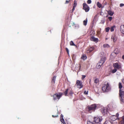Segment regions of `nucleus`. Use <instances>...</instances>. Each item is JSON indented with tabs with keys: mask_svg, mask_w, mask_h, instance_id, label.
Masks as SVG:
<instances>
[{
	"mask_svg": "<svg viewBox=\"0 0 124 124\" xmlns=\"http://www.w3.org/2000/svg\"><path fill=\"white\" fill-rule=\"evenodd\" d=\"M119 88V96L121 101L124 102V87H123L122 84L119 82L118 84Z\"/></svg>",
	"mask_w": 124,
	"mask_h": 124,
	"instance_id": "obj_1",
	"label": "nucleus"
},
{
	"mask_svg": "<svg viewBox=\"0 0 124 124\" xmlns=\"http://www.w3.org/2000/svg\"><path fill=\"white\" fill-rule=\"evenodd\" d=\"M97 106L96 104H93L87 107V111L91 113L92 112H94L96 109Z\"/></svg>",
	"mask_w": 124,
	"mask_h": 124,
	"instance_id": "obj_2",
	"label": "nucleus"
},
{
	"mask_svg": "<svg viewBox=\"0 0 124 124\" xmlns=\"http://www.w3.org/2000/svg\"><path fill=\"white\" fill-rule=\"evenodd\" d=\"M102 90L104 92H108L111 90V87L109 84L105 83L102 87Z\"/></svg>",
	"mask_w": 124,
	"mask_h": 124,
	"instance_id": "obj_3",
	"label": "nucleus"
},
{
	"mask_svg": "<svg viewBox=\"0 0 124 124\" xmlns=\"http://www.w3.org/2000/svg\"><path fill=\"white\" fill-rule=\"evenodd\" d=\"M63 94L62 93H58L53 95V99L54 101L58 100Z\"/></svg>",
	"mask_w": 124,
	"mask_h": 124,
	"instance_id": "obj_4",
	"label": "nucleus"
},
{
	"mask_svg": "<svg viewBox=\"0 0 124 124\" xmlns=\"http://www.w3.org/2000/svg\"><path fill=\"white\" fill-rule=\"evenodd\" d=\"M113 66L114 68L118 70H120L122 68L121 65L120 64H119L117 62L113 63Z\"/></svg>",
	"mask_w": 124,
	"mask_h": 124,
	"instance_id": "obj_5",
	"label": "nucleus"
},
{
	"mask_svg": "<svg viewBox=\"0 0 124 124\" xmlns=\"http://www.w3.org/2000/svg\"><path fill=\"white\" fill-rule=\"evenodd\" d=\"M83 5V9L85 10L86 12H88L90 9V8L85 3H84Z\"/></svg>",
	"mask_w": 124,
	"mask_h": 124,
	"instance_id": "obj_6",
	"label": "nucleus"
},
{
	"mask_svg": "<svg viewBox=\"0 0 124 124\" xmlns=\"http://www.w3.org/2000/svg\"><path fill=\"white\" fill-rule=\"evenodd\" d=\"M76 84L77 87L79 88H81L83 87L82 82L80 81L77 80L76 81Z\"/></svg>",
	"mask_w": 124,
	"mask_h": 124,
	"instance_id": "obj_7",
	"label": "nucleus"
},
{
	"mask_svg": "<svg viewBox=\"0 0 124 124\" xmlns=\"http://www.w3.org/2000/svg\"><path fill=\"white\" fill-rule=\"evenodd\" d=\"M111 116H110V119L113 121H114L117 119L119 116V114L118 113L116 114V115H111Z\"/></svg>",
	"mask_w": 124,
	"mask_h": 124,
	"instance_id": "obj_8",
	"label": "nucleus"
},
{
	"mask_svg": "<svg viewBox=\"0 0 124 124\" xmlns=\"http://www.w3.org/2000/svg\"><path fill=\"white\" fill-rule=\"evenodd\" d=\"M105 60L106 58L105 57H103L101 58V60L98 63H99V64L101 66L104 63Z\"/></svg>",
	"mask_w": 124,
	"mask_h": 124,
	"instance_id": "obj_9",
	"label": "nucleus"
},
{
	"mask_svg": "<svg viewBox=\"0 0 124 124\" xmlns=\"http://www.w3.org/2000/svg\"><path fill=\"white\" fill-rule=\"evenodd\" d=\"M90 40L95 42H97L98 41V38H96L94 36H92L91 37Z\"/></svg>",
	"mask_w": 124,
	"mask_h": 124,
	"instance_id": "obj_10",
	"label": "nucleus"
},
{
	"mask_svg": "<svg viewBox=\"0 0 124 124\" xmlns=\"http://www.w3.org/2000/svg\"><path fill=\"white\" fill-rule=\"evenodd\" d=\"M94 122L96 123H98L101 121V120L100 119V118L98 117H94Z\"/></svg>",
	"mask_w": 124,
	"mask_h": 124,
	"instance_id": "obj_11",
	"label": "nucleus"
},
{
	"mask_svg": "<svg viewBox=\"0 0 124 124\" xmlns=\"http://www.w3.org/2000/svg\"><path fill=\"white\" fill-rule=\"evenodd\" d=\"M94 48L93 46H92L89 48L87 49V53H89L92 52L94 49Z\"/></svg>",
	"mask_w": 124,
	"mask_h": 124,
	"instance_id": "obj_12",
	"label": "nucleus"
},
{
	"mask_svg": "<svg viewBox=\"0 0 124 124\" xmlns=\"http://www.w3.org/2000/svg\"><path fill=\"white\" fill-rule=\"evenodd\" d=\"M120 29L121 32L124 34V25H121L120 27Z\"/></svg>",
	"mask_w": 124,
	"mask_h": 124,
	"instance_id": "obj_13",
	"label": "nucleus"
},
{
	"mask_svg": "<svg viewBox=\"0 0 124 124\" xmlns=\"http://www.w3.org/2000/svg\"><path fill=\"white\" fill-rule=\"evenodd\" d=\"M77 5V1L76 0H75L74 2V3L73 4V7L72 10V12H73L75 10V8L76 7Z\"/></svg>",
	"mask_w": 124,
	"mask_h": 124,
	"instance_id": "obj_14",
	"label": "nucleus"
},
{
	"mask_svg": "<svg viewBox=\"0 0 124 124\" xmlns=\"http://www.w3.org/2000/svg\"><path fill=\"white\" fill-rule=\"evenodd\" d=\"M101 110L102 114H103L104 115L107 113V110L106 108H102V109Z\"/></svg>",
	"mask_w": 124,
	"mask_h": 124,
	"instance_id": "obj_15",
	"label": "nucleus"
},
{
	"mask_svg": "<svg viewBox=\"0 0 124 124\" xmlns=\"http://www.w3.org/2000/svg\"><path fill=\"white\" fill-rule=\"evenodd\" d=\"M56 76H55L54 77L52 78L51 83L52 84H54L55 83V81L56 80Z\"/></svg>",
	"mask_w": 124,
	"mask_h": 124,
	"instance_id": "obj_16",
	"label": "nucleus"
},
{
	"mask_svg": "<svg viewBox=\"0 0 124 124\" xmlns=\"http://www.w3.org/2000/svg\"><path fill=\"white\" fill-rule=\"evenodd\" d=\"M111 39L114 42H115L116 40V38L115 35H113L111 37Z\"/></svg>",
	"mask_w": 124,
	"mask_h": 124,
	"instance_id": "obj_17",
	"label": "nucleus"
},
{
	"mask_svg": "<svg viewBox=\"0 0 124 124\" xmlns=\"http://www.w3.org/2000/svg\"><path fill=\"white\" fill-rule=\"evenodd\" d=\"M107 12L108 14L110 16H112L114 14V12L110 10H109Z\"/></svg>",
	"mask_w": 124,
	"mask_h": 124,
	"instance_id": "obj_18",
	"label": "nucleus"
},
{
	"mask_svg": "<svg viewBox=\"0 0 124 124\" xmlns=\"http://www.w3.org/2000/svg\"><path fill=\"white\" fill-rule=\"evenodd\" d=\"M97 7L99 8H104V6H102L101 4L99 2H98L97 3Z\"/></svg>",
	"mask_w": 124,
	"mask_h": 124,
	"instance_id": "obj_19",
	"label": "nucleus"
},
{
	"mask_svg": "<svg viewBox=\"0 0 124 124\" xmlns=\"http://www.w3.org/2000/svg\"><path fill=\"white\" fill-rule=\"evenodd\" d=\"M122 120L119 122V124H124V116L122 117Z\"/></svg>",
	"mask_w": 124,
	"mask_h": 124,
	"instance_id": "obj_20",
	"label": "nucleus"
},
{
	"mask_svg": "<svg viewBox=\"0 0 124 124\" xmlns=\"http://www.w3.org/2000/svg\"><path fill=\"white\" fill-rule=\"evenodd\" d=\"M68 90V89L67 88L66 89V91L64 92L63 94L65 95V96H67V94Z\"/></svg>",
	"mask_w": 124,
	"mask_h": 124,
	"instance_id": "obj_21",
	"label": "nucleus"
},
{
	"mask_svg": "<svg viewBox=\"0 0 124 124\" xmlns=\"http://www.w3.org/2000/svg\"><path fill=\"white\" fill-rule=\"evenodd\" d=\"M116 27V26H115L114 25L112 27H111L110 28V31L111 32H112L114 30V29Z\"/></svg>",
	"mask_w": 124,
	"mask_h": 124,
	"instance_id": "obj_22",
	"label": "nucleus"
},
{
	"mask_svg": "<svg viewBox=\"0 0 124 124\" xmlns=\"http://www.w3.org/2000/svg\"><path fill=\"white\" fill-rule=\"evenodd\" d=\"M71 57L73 60V61L74 60H75L76 58V56L75 54H72L71 55Z\"/></svg>",
	"mask_w": 124,
	"mask_h": 124,
	"instance_id": "obj_23",
	"label": "nucleus"
},
{
	"mask_svg": "<svg viewBox=\"0 0 124 124\" xmlns=\"http://www.w3.org/2000/svg\"><path fill=\"white\" fill-rule=\"evenodd\" d=\"M119 51L117 48H116L114 51V53L116 54H117L119 53Z\"/></svg>",
	"mask_w": 124,
	"mask_h": 124,
	"instance_id": "obj_24",
	"label": "nucleus"
},
{
	"mask_svg": "<svg viewBox=\"0 0 124 124\" xmlns=\"http://www.w3.org/2000/svg\"><path fill=\"white\" fill-rule=\"evenodd\" d=\"M103 46L104 48L109 47H110L109 45L107 44H104L103 45Z\"/></svg>",
	"mask_w": 124,
	"mask_h": 124,
	"instance_id": "obj_25",
	"label": "nucleus"
},
{
	"mask_svg": "<svg viewBox=\"0 0 124 124\" xmlns=\"http://www.w3.org/2000/svg\"><path fill=\"white\" fill-rule=\"evenodd\" d=\"M87 19L86 18V19L83 21V24L85 26H86L87 23Z\"/></svg>",
	"mask_w": 124,
	"mask_h": 124,
	"instance_id": "obj_26",
	"label": "nucleus"
},
{
	"mask_svg": "<svg viewBox=\"0 0 124 124\" xmlns=\"http://www.w3.org/2000/svg\"><path fill=\"white\" fill-rule=\"evenodd\" d=\"M70 44L71 46H76L74 44L73 42L72 41H71L70 42Z\"/></svg>",
	"mask_w": 124,
	"mask_h": 124,
	"instance_id": "obj_27",
	"label": "nucleus"
},
{
	"mask_svg": "<svg viewBox=\"0 0 124 124\" xmlns=\"http://www.w3.org/2000/svg\"><path fill=\"white\" fill-rule=\"evenodd\" d=\"M61 122L63 124H66V123L64 121V119L63 118L60 119Z\"/></svg>",
	"mask_w": 124,
	"mask_h": 124,
	"instance_id": "obj_28",
	"label": "nucleus"
},
{
	"mask_svg": "<svg viewBox=\"0 0 124 124\" xmlns=\"http://www.w3.org/2000/svg\"><path fill=\"white\" fill-rule=\"evenodd\" d=\"M117 71V70L115 68L112 70L111 71V72L113 73H115Z\"/></svg>",
	"mask_w": 124,
	"mask_h": 124,
	"instance_id": "obj_29",
	"label": "nucleus"
},
{
	"mask_svg": "<svg viewBox=\"0 0 124 124\" xmlns=\"http://www.w3.org/2000/svg\"><path fill=\"white\" fill-rule=\"evenodd\" d=\"M101 66L99 64V63H98L96 66V68L97 69H99L101 67Z\"/></svg>",
	"mask_w": 124,
	"mask_h": 124,
	"instance_id": "obj_30",
	"label": "nucleus"
},
{
	"mask_svg": "<svg viewBox=\"0 0 124 124\" xmlns=\"http://www.w3.org/2000/svg\"><path fill=\"white\" fill-rule=\"evenodd\" d=\"M110 29V28L109 27H108L106 28L105 29V30L106 32H108Z\"/></svg>",
	"mask_w": 124,
	"mask_h": 124,
	"instance_id": "obj_31",
	"label": "nucleus"
},
{
	"mask_svg": "<svg viewBox=\"0 0 124 124\" xmlns=\"http://www.w3.org/2000/svg\"><path fill=\"white\" fill-rule=\"evenodd\" d=\"M69 93L70 95H72V94L73 93V92L72 90H70V92H69Z\"/></svg>",
	"mask_w": 124,
	"mask_h": 124,
	"instance_id": "obj_32",
	"label": "nucleus"
},
{
	"mask_svg": "<svg viewBox=\"0 0 124 124\" xmlns=\"http://www.w3.org/2000/svg\"><path fill=\"white\" fill-rule=\"evenodd\" d=\"M99 80L98 78H96L94 81V82L95 83H97L99 82Z\"/></svg>",
	"mask_w": 124,
	"mask_h": 124,
	"instance_id": "obj_33",
	"label": "nucleus"
},
{
	"mask_svg": "<svg viewBox=\"0 0 124 124\" xmlns=\"http://www.w3.org/2000/svg\"><path fill=\"white\" fill-rule=\"evenodd\" d=\"M81 58L84 60L86 58V56L83 55L81 57Z\"/></svg>",
	"mask_w": 124,
	"mask_h": 124,
	"instance_id": "obj_34",
	"label": "nucleus"
},
{
	"mask_svg": "<svg viewBox=\"0 0 124 124\" xmlns=\"http://www.w3.org/2000/svg\"><path fill=\"white\" fill-rule=\"evenodd\" d=\"M86 77V76L82 75V78H81L82 80H83Z\"/></svg>",
	"mask_w": 124,
	"mask_h": 124,
	"instance_id": "obj_35",
	"label": "nucleus"
},
{
	"mask_svg": "<svg viewBox=\"0 0 124 124\" xmlns=\"http://www.w3.org/2000/svg\"><path fill=\"white\" fill-rule=\"evenodd\" d=\"M87 124H94L92 122H90V121H87Z\"/></svg>",
	"mask_w": 124,
	"mask_h": 124,
	"instance_id": "obj_36",
	"label": "nucleus"
},
{
	"mask_svg": "<svg viewBox=\"0 0 124 124\" xmlns=\"http://www.w3.org/2000/svg\"><path fill=\"white\" fill-rule=\"evenodd\" d=\"M108 19L109 20V21H110L112 19V17L111 16H109L108 17Z\"/></svg>",
	"mask_w": 124,
	"mask_h": 124,
	"instance_id": "obj_37",
	"label": "nucleus"
},
{
	"mask_svg": "<svg viewBox=\"0 0 124 124\" xmlns=\"http://www.w3.org/2000/svg\"><path fill=\"white\" fill-rule=\"evenodd\" d=\"M57 114L55 115H52V116L53 117H57L58 116V113H57Z\"/></svg>",
	"mask_w": 124,
	"mask_h": 124,
	"instance_id": "obj_38",
	"label": "nucleus"
},
{
	"mask_svg": "<svg viewBox=\"0 0 124 124\" xmlns=\"http://www.w3.org/2000/svg\"><path fill=\"white\" fill-rule=\"evenodd\" d=\"M91 3V0H88L87 1V3L88 4H90Z\"/></svg>",
	"mask_w": 124,
	"mask_h": 124,
	"instance_id": "obj_39",
	"label": "nucleus"
},
{
	"mask_svg": "<svg viewBox=\"0 0 124 124\" xmlns=\"http://www.w3.org/2000/svg\"><path fill=\"white\" fill-rule=\"evenodd\" d=\"M88 91H85L84 92V94H85V95H87V94H88Z\"/></svg>",
	"mask_w": 124,
	"mask_h": 124,
	"instance_id": "obj_40",
	"label": "nucleus"
},
{
	"mask_svg": "<svg viewBox=\"0 0 124 124\" xmlns=\"http://www.w3.org/2000/svg\"><path fill=\"white\" fill-rule=\"evenodd\" d=\"M68 54H69V51L68 50V48H65Z\"/></svg>",
	"mask_w": 124,
	"mask_h": 124,
	"instance_id": "obj_41",
	"label": "nucleus"
},
{
	"mask_svg": "<svg viewBox=\"0 0 124 124\" xmlns=\"http://www.w3.org/2000/svg\"><path fill=\"white\" fill-rule=\"evenodd\" d=\"M70 0H69V1L66 0L65 3V4L68 3L70 1Z\"/></svg>",
	"mask_w": 124,
	"mask_h": 124,
	"instance_id": "obj_42",
	"label": "nucleus"
},
{
	"mask_svg": "<svg viewBox=\"0 0 124 124\" xmlns=\"http://www.w3.org/2000/svg\"><path fill=\"white\" fill-rule=\"evenodd\" d=\"M124 6V4L123 3H121L120 4V6L121 7H122Z\"/></svg>",
	"mask_w": 124,
	"mask_h": 124,
	"instance_id": "obj_43",
	"label": "nucleus"
},
{
	"mask_svg": "<svg viewBox=\"0 0 124 124\" xmlns=\"http://www.w3.org/2000/svg\"><path fill=\"white\" fill-rule=\"evenodd\" d=\"M60 116V119L63 118V115L62 114Z\"/></svg>",
	"mask_w": 124,
	"mask_h": 124,
	"instance_id": "obj_44",
	"label": "nucleus"
},
{
	"mask_svg": "<svg viewBox=\"0 0 124 124\" xmlns=\"http://www.w3.org/2000/svg\"><path fill=\"white\" fill-rule=\"evenodd\" d=\"M97 34H100V31H97Z\"/></svg>",
	"mask_w": 124,
	"mask_h": 124,
	"instance_id": "obj_45",
	"label": "nucleus"
},
{
	"mask_svg": "<svg viewBox=\"0 0 124 124\" xmlns=\"http://www.w3.org/2000/svg\"><path fill=\"white\" fill-rule=\"evenodd\" d=\"M122 58L124 60V55L122 56Z\"/></svg>",
	"mask_w": 124,
	"mask_h": 124,
	"instance_id": "obj_46",
	"label": "nucleus"
},
{
	"mask_svg": "<svg viewBox=\"0 0 124 124\" xmlns=\"http://www.w3.org/2000/svg\"><path fill=\"white\" fill-rule=\"evenodd\" d=\"M122 82L124 83V79H123L122 80Z\"/></svg>",
	"mask_w": 124,
	"mask_h": 124,
	"instance_id": "obj_47",
	"label": "nucleus"
},
{
	"mask_svg": "<svg viewBox=\"0 0 124 124\" xmlns=\"http://www.w3.org/2000/svg\"><path fill=\"white\" fill-rule=\"evenodd\" d=\"M107 39H107V38H106V40H107Z\"/></svg>",
	"mask_w": 124,
	"mask_h": 124,
	"instance_id": "obj_48",
	"label": "nucleus"
},
{
	"mask_svg": "<svg viewBox=\"0 0 124 124\" xmlns=\"http://www.w3.org/2000/svg\"><path fill=\"white\" fill-rule=\"evenodd\" d=\"M73 24H74H74H74V23H73Z\"/></svg>",
	"mask_w": 124,
	"mask_h": 124,
	"instance_id": "obj_49",
	"label": "nucleus"
}]
</instances>
